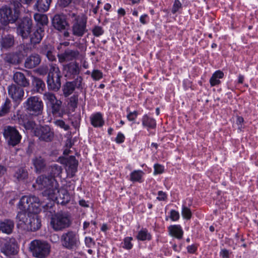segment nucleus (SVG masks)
Returning <instances> with one entry per match:
<instances>
[{"mask_svg":"<svg viewBox=\"0 0 258 258\" xmlns=\"http://www.w3.org/2000/svg\"><path fill=\"white\" fill-rule=\"evenodd\" d=\"M32 84L35 91L37 93H41L45 88V85L43 81L37 77H33Z\"/></svg>","mask_w":258,"mask_h":258,"instance_id":"nucleus-29","label":"nucleus"},{"mask_svg":"<svg viewBox=\"0 0 258 258\" xmlns=\"http://www.w3.org/2000/svg\"><path fill=\"white\" fill-rule=\"evenodd\" d=\"M28 174L26 169L24 168H20L16 171L14 176L19 181L25 179L28 177Z\"/></svg>","mask_w":258,"mask_h":258,"instance_id":"nucleus-36","label":"nucleus"},{"mask_svg":"<svg viewBox=\"0 0 258 258\" xmlns=\"http://www.w3.org/2000/svg\"><path fill=\"white\" fill-rule=\"evenodd\" d=\"M224 77V73L221 71H216L212 75L210 79V83L212 86H214L219 85L221 81L220 79L223 78Z\"/></svg>","mask_w":258,"mask_h":258,"instance_id":"nucleus-31","label":"nucleus"},{"mask_svg":"<svg viewBox=\"0 0 258 258\" xmlns=\"http://www.w3.org/2000/svg\"><path fill=\"white\" fill-rule=\"evenodd\" d=\"M43 99L47 101L50 105L54 103L56 101L59 100L57 99L55 95L51 92H45L43 94Z\"/></svg>","mask_w":258,"mask_h":258,"instance_id":"nucleus-39","label":"nucleus"},{"mask_svg":"<svg viewBox=\"0 0 258 258\" xmlns=\"http://www.w3.org/2000/svg\"><path fill=\"white\" fill-rule=\"evenodd\" d=\"M22 5L17 0H12L9 5L0 8V23L3 26L15 23L20 17Z\"/></svg>","mask_w":258,"mask_h":258,"instance_id":"nucleus-2","label":"nucleus"},{"mask_svg":"<svg viewBox=\"0 0 258 258\" xmlns=\"http://www.w3.org/2000/svg\"><path fill=\"white\" fill-rule=\"evenodd\" d=\"M72 222L69 215L66 212H57L51 218L50 225L55 231H60L69 228Z\"/></svg>","mask_w":258,"mask_h":258,"instance_id":"nucleus-4","label":"nucleus"},{"mask_svg":"<svg viewBox=\"0 0 258 258\" xmlns=\"http://www.w3.org/2000/svg\"><path fill=\"white\" fill-rule=\"evenodd\" d=\"M54 123L57 126L63 128L65 131H68L70 128V126L62 120L57 119L54 121Z\"/></svg>","mask_w":258,"mask_h":258,"instance_id":"nucleus-46","label":"nucleus"},{"mask_svg":"<svg viewBox=\"0 0 258 258\" xmlns=\"http://www.w3.org/2000/svg\"><path fill=\"white\" fill-rule=\"evenodd\" d=\"M29 49L27 45L21 44L17 47V53L18 55L25 56L29 52Z\"/></svg>","mask_w":258,"mask_h":258,"instance_id":"nucleus-41","label":"nucleus"},{"mask_svg":"<svg viewBox=\"0 0 258 258\" xmlns=\"http://www.w3.org/2000/svg\"><path fill=\"white\" fill-rule=\"evenodd\" d=\"M41 203L35 196L22 197L18 204L22 212L17 216V227L26 231H35L41 227V221L37 214L40 211Z\"/></svg>","mask_w":258,"mask_h":258,"instance_id":"nucleus-1","label":"nucleus"},{"mask_svg":"<svg viewBox=\"0 0 258 258\" xmlns=\"http://www.w3.org/2000/svg\"><path fill=\"white\" fill-rule=\"evenodd\" d=\"M168 229L169 234L172 236H174L178 239H180L182 238L183 231L180 225H170L168 227Z\"/></svg>","mask_w":258,"mask_h":258,"instance_id":"nucleus-25","label":"nucleus"},{"mask_svg":"<svg viewBox=\"0 0 258 258\" xmlns=\"http://www.w3.org/2000/svg\"><path fill=\"white\" fill-rule=\"evenodd\" d=\"M170 218L173 221H177L179 218V214L177 211L172 210L170 211Z\"/></svg>","mask_w":258,"mask_h":258,"instance_id":"nucleus-53","label":"nucleus"},{"mask_svg":"<svg viewBox=\"0 0 258 258\" xmlns=\"http://www.w3.org/2000/svg\"><path fill=\"white\" fill-rule=\"evenodd\" d=\"M75 88L74 87L73 84L72 82H67L66 85L63 86V94L66 97L69 96L71 95L75 90Z\"/></svg>","mask_w":258,"mask_h":258,"instance_id":"nucleus-40","label":"nucleus"},{"mask_svg":"<svg viewBox=\"0 0 258 258\" xmlns=\"http://www.w3.org/2000/svg\"><path fill=\"white\" fill-rule=\"evenodd\" d=\"M91 77L95 81H98L102 78L103 73L98 70H94L91 73Z\"/></svg>","mask_w":258,"mask_h":258,"instance_id":"nucleus-45","label":"nucleus"},{"mask_svg":"<svg viewBox=\"0 0 258 258\" xmlns=\"http://www.w3.org/2000/svg\"><path fill=\"white\" fill-rule=\"evenodd\" d=\"M53 49L52 48L45 54L47 58L50 61H53L55 59V55L53 54Z\"/></svg>","mask_w":258,"mask_h":258,"instance_id":"nucleus-62","label":"nucleus"},{"mask_svg":"<svg viewBox=\"0 0 258 258\" xmlns=\"http://www.w3.org/2000/svg\"><path fill=\"white\" fill-rule=\"evenodd\" d=\"M128 108L127 109V111L128 112L126 117L129 121H134L138 115V112L134 111L133 112L129 111Z\"/></svg>","mask_w":258,"mask_h":258,"instance_id":"nucleus-50","label":"nucleus"},{"mask_svg":"<svg viewBox=\"0 0 258 258\" xmlns=\"http://www.w3.org/2000/svg\"><path fill=\"white\" fill-rule=\"evenodd\" d=\"M36 71L40 75H45L47 73L48 69L46 66H41L38 68Z\"/></svg>","mask_w":258,"mask_h":258,"instance_id":"nucleus-56","label":"nucleus"},{"mask_svg":"<svg viewBox=\"0 0 258 258\" xmlns=\"http://www.w3.org/2000/svg\"><path fill=\"white\" fill-rule=\"evenodd\" d=\"M44 35V30L41 27L36 30L30 36L32 44H36L40 42Z\"/></svg>","mask_w":258,"mask_h":258,"instance_id":"nucleus-28","label":"nucleus"},{"mask_svg":"<svg viewBox=\"0 0 258 258\" xmlns=\"http://www.w3.org/2000/svg\"><path fill=\"white\" fill-rule=\"evenodd\" d=\"M36 183L39 189L43 190L42 194L49 198H54V191L59 187L57 181L54 178L49 176L40 175L36 179Z\"/></svg>","mask_w":258,"mask_h":258,"instance_id":"nucleus-3","label":"nucleus"},{"mask_svg":"<svg viewBox=\"0 0 258 258\" xmlns=\"http://www.w3.org/2000/svg\"><path fill=\"white\" fill-rule=\"evenodd\" d=\"M52 47L50 45H43L40 49V52L45 55L49 50L52 49Z\"/></svg>","mask_w":258,"mask_h":258,"instance_id":"nucleus-58","label":"nucleus"},{"mask_svg":"<svg viewBox=\"0 0 258 258\" xmlns=\"http://www.w3.org/2000/svg\"><path fill=\"white\" fill-rule=\"evenodd\" d=\"M30 249L35 257L45 258L49 253L50 246L45 242L35 240L31 242Z\"/></svg>","mask_w":258,"mask_h":258,"instance_id":"nucleus-6","label":"nucleus"},{"mask_svg":"<svg viewBox=\"0 0 258 258\" xmlns=\"http://www.w3.org/2000/svg\"><path fill=\"white\" fill-rule=\"evenodd\" d=\"M60 78L61 77L57 75L55 76L48 75L47 80L48 89L54 91H58L61 86Z\"/></svg>","mask_w":258,"mask_h":258,"instance_id":"nucleus-17","label":"nucleus"},{"mask_svg":"<svg viewBox=\"0 0 258 258\" xmlns=\"http://www.w3.org/2000/svg\"><path fill=\"white\" fill-rule=\"evenodd\" d=\"M41 60V57L38 54H32L26 59L25 67L29 69L35 68L40 64Z\"/></svg>","mask_w":258,"mask_h":258,"instance_id":"nucleus-19","label":"nucleus"},{"mask_svg":"<svg viewBox=\"0 0 258 258\" xmlns=\"http://www.w3.org/2000/svg\"><path fill=\"white\" fill-rule=\"evenodd\" d=\"M71 3H72L71 0H60V5L64 7L68 6Z\"/></svg>","mask_w":258,"mask_h":258,"instance_id":"nucleus-64","label":"nucleus"},{"mask_svg":"<svg viewBox=\"0 0 258 258\" xmlns=\"http://www.w3.org/2000/svg\"><path fill=\"white\" fill-rule=\"evenodd\" d=\"M13 80L20 87H27L30 85L29 80L21 72H16L13 75Z\"/></svg>","mask_w":258,"mask_h":258,"instance_id":"nucleus-22","label":"nucleus"},{"mask_svg":"<svg viewBox=\"0 0 258 258\" xmlns=\"http://www.w3.org/2000/svg\"><path fill=\"white\" fill-rule=\"evenodd\" d=\"M124 136L121 133H118L115 139V141L118 144L122 143L124 141Z\"/></svg>","mask_w":258,"mask_h":258,"instance_id":"nucleus-61","label":"nucleus"},{"mask_svg":"<svg viewBox=\"0 0 258 258\" xmlns=\"http://www.w3.org/2000/svg\"><path fill=\"white\" fill-rule=\"evenodd\" d=\"M4 60L6 62L12 64H17L20 60L18 54L15 53H8L4 57Z\"/></svg>","mask_w":258,"mask_h":258,"instance_id":"nucleus-32","label":"nucleus"},{"mask_svg":"<svg viewBox=\"0 0 258 258\" xmlns=\"http://www.w3.org/2000/svg\"><path fill=\"white\" fill-rule=\"evenodd\" d=\"M35 124V122L32 120H28L23 123V126L26 130H31L33 128Z\"/></svg>","mask_w":258,"mask_h":258,"instance_id":"nucleus-55","label":"nucleus"},{"mask_svg":"<svg viewBox=\"0 0 258 258\" xmlns=\"http://www.w3.org/2000/svg\"><path fill=\"white\" fill-rule=\"evenodd\" d=\"M33 164L37 172H40L46 166V162L41 156H37L32 159Z\"/></svg>","mask_w":258,"mask_h":258,"instance_id":"nucleus-27","label":"nucleus"},{"mask_svg":"<svg viewBox=\"0 0 258 258\" xmlns=\"http://www.w3.org/2000/svg\"><path fill=\"white\" fill-rule=\"evenodd\" d=\"M9 96L16 102H20L24 95V89L15 84H12L8 87Z\"/></svg>","mask_w":258,"mask_h":258,"instance_id":"nucleus-14","label":"nucleus"},{"mask_svg":"<svg viewBox=\"0 0 258 258\" xmlns=\"http://www.w3.org/2000/svg\"><path fill=\"white\" fill-rule=\"evenodd\" d=\"M15 44V38L13 35L8 34L2 37L1 45L2 48L8 49L13 47Z\"/></svg>","mask_w":258,"mask_h":258,"instance_id":"nucleus-24","label":"nucleus"},{"mask_svg":"<svg viewBox=\"0 0 258 258\" xmlns=\"http://www.w3.org/2000/svg\"><path fill=\"white\" fill-rule=\"evenodd\" d=\"M51 0H36L33 6L34 10L40 12H45L49 8Z\"/></svg>","mask_w":258,"mask_h":258,"instance_id":"nucleus-23","label":"nucleus"},{"mask_svg":"<svg viewBox=\"0 0 258 258\" xmlns=\"http://www.w3.org/2000/svg\"><path fill=\"white\" fill-rule=\"evenodd\" d=\"M23 106L26 112L30 115L38 116L42 112L43 103L39 97L31 96L23 103Z\"/></svg>","mask_w":258,"mask_h":258,"instance_id":"nucleus-5","label":"nucleus"},{"mask_svg":"<svg viewBox=\"0 0 258 258\" xmlns=\"http://www.w3.org/2000/svg\"><path fill=\"white\" fill-rule=\"evenodd\" d=\"M66 170L68 177L72 178L77 171L78 162L74 156H71L65 159Z\"/></svg>","mask_w":258,"mask_h":258,"instance_id":"nucleus-13","label":"nucleus"},{"mask_svg":"<svg viewBox=\"0 0 258 258\" xmlns=\"http://www.w3.org/2000/svg\"><path fill=\"white\" fill-rule=\"evenodd\" d=\"M62 168L61 166L54 164L50 167L49 173L50 177L54 178L60 176L62 173Z\"/></svg>","mask_w":258,"mask_h":258,"instance_id":"nucleus-33","label":"nucleus"},{"mask_svg":"<svg viewBox=\"0 0 258 258\" xmlns=\"http://www.w3.org/2000/svg\"><path fill=\"white\" fill-rule=\"evenodd\" d=\"M54 198L49 199L56 202L58 204L64 205L69 203L71 200V197L68 190L64 188H56V190L54 191Z\"/></svg>","mask_w":258,"mask_h":258,"instance_id":"nucleus-11","label":"nucleus"},{"mask_svg":"<svg viewBox=\"0 0 258 258\" xmlns=\"http://www.w3.org/2000/svg\"><path fill=\"white\" fill-rule=\"evenodd\" d=\"M91 124L95 127H100L103 125L104 121L102 114L97 112L92 114L90 117Z\"/></svg>","mask_w":258,"mask_h":258,"instance_id":"nucleus-26","label":"nucleus"},{"mask_svg":"<svg viewBox=\"0 0 258 258\" xmlns=\"http://www.w3.org/2000/svg\"><path fill=\"white\" fill-rule=\"evenodd\" d=\"M137 238L141 241L150 240L151 235L146 229H142L138 232Z\"/></svg>","mask_w":258,"mask_h":258,"instance_id":"nucleus-37","label":"nucleus"},{"mask_svg":"<svg viewBox=\"0 0 258 258\" xmlns=\"http://www.w3.org/2000/svg\"><path fill=\"white\" fill-rule=\"evenodd\" d=\"M87 23V19L86 17H78L75 20H72L71 30L73 35L82 37L88 32Z\"/></svg>","mask_w":258,"mask_h":258,"instance_id":"nucleus-9","label":"nucleus"},{"mask_svg":"<svg viewBox=\"0 0 258 258\" xmlns=\"http://www.w3.org/2000/svg\"><path fill=\"white\" fill-rule=\"evenodd\" d=\"M181 215L184 219L189 220L191 217L192 213L189 208L185 205H182Z\"/></svg>","mask_w":258,"mask_h":258,"instance_id":"nucleus-43","label":"nucleus"},{"mask_svg":"<svg viewBox=\"0 0 258 258\" xmlns=\"http://www.w3.org/2000/svg\"><path fill=\"white\" fill-rule=\"evenodd\" d=\"M1 252L6 255L15 254L17 253V245L15 240L7 241L1 248Z\"/></svg>","mask_w":258,"mask_h":258,"instance_id":"nucleus-18","label":"nucleus"},{"mask_svg":"<svg viewBox=\"0 0 258 258\" xmlns=\"http://www.w3.org/2000/svg\"><path fill=\"white\" fill-rule=\"evenodd\" d=\"M144 172L140 170H134L130 174V180L133 182H141Z\"/></svg>","mask_w":258,"mask_h":258,"instance_id":"nucleus-38","label":"nucleus"},{"mask_svg":"<svg viewBox=\"0 0 258 258\" xmlns=\"http://www.w3.org/2000/svg\"><path fill=\"white\" fill-rule=\"evenodd\" d=\"M154 174H161L164 171V167L160 164H156L154 165Z\"/></svg>","mask_w":258,"mask_h":258,"instance_id":"nucleus-54","label":"nucleus"},{"mask_svg":"<svg viewBox=\"0 0 258 258\" xmlns=\"http://www.w3.org/2000/svg\"><path fill=\"white\" fill-rule=\"evenodd\" d=\"M78 102V95H74L70 98L69 105L74 110L77 107Z\"/></svg>","mask_w":258,"mask_h":258,"instance_id":"nucleus-47","label":"nucleus"},{"mask_svg":"<svg viewBox=\"0 0 258 258\" xmlns=\"http://www.w3.org/2000/svg\"><path fill=\"white\" fill-rule=\"evenodd\" d=\"M4 136L9 146L14 147L20 143L22 137L14 126L8 125L4 127Z\"/></svg>","mask_w":258,"mask_h":258,"instance_id":"nucleus-8","label":"nucleus"},{"mask_svg":"<svg viewBox=\"0 0 258 258\" xmlns=\"http://www.w3.org/2000/svg\"><path fill=\"white\" fill-rule=\"evenodd\" d=\"M182 7V4L179 0H175L172 9V13L173 14L176 13Z\"/></svg>","mask_w":258,"mask_h":258,"instance_id":"nucleus-51","label":"nucleus"},{"mask_svg":"<svg viewBox=\"0 0 258 258\" xmlns=\"http://www.w3.org/2000/svg\"><path fill=\"white\" fill-rule=\"evenodd\" d=\"M197 249V247L195 245H189L187 247V250L190 253H194Z\"/></svg>","mask_w":258,"mask_h":258,"instance_id":"nucleus-63","label":"nucleus"},{"mask_svg":"<svg viewBox=\"0 0 258 258\" xmlns=\"http://www.w3.org/2000/svg\"><path fill=\"white\" fill-rule=\"evenodd\" d=\"M79 54L80 52L78 50L68 48L63 52L58 54L57 57L59 62L63 63L76 59Z\"/></svg>","mask_w":258,"mask_h":258,"instance_id":"nucleus-15","label":"nucleus"},{"mask_svg":"<svg viewBox=\"0 0 258 258\" xmlns=\"http://www.w3.org/2000/svg\"><path fill=\"white\" fill-rule=\"evenodd\" d=\"M14 222L11 219H5L0 221V231L3 233L10 234L14 228Z\"/></svg>","mask_w":258,"mask_h":258,"instance_id":"nucleus-21","label":"nucleus"},{"mask_svg":"<svg viewBox=\"0 0 258 258\" xmlns=\"http://www.w3.org/2000/svg\"><path fill=\"white\" fill-rule=\"evenodd\" d=\"M61 104L62 102L59 100L51 105V112L53 115L58 117L62 116V113L60 112Z\"/></svg>","mask_w":258,"mask_h":258,"instance_id":"nucleus-34","label":"nucleus"},{"mask_svg":"<svg viewBox=\"0 0 258 258\" xmlns=\"http://www.w3.org/2000/svg\"><path fill=\"white\" fill-rule=\"evenodd\" d=\"M133 240L132 237H126L124 239L123 247L126 249H130L133 247L131 241Z\"/></svg>","mask_w":258,"mask_h":258,"instance_id":"nucleus-48","label":"nucleus"},{"mask_svg":"<svg viewBox=\"0 0 258 258\" xmlns=\"http://www.w3.org/2000/svg\"><path fill=\"white\" fill-rule=\"evenodd\" d=\"M34 18L38 24L42 26L48 23L47 16L45 14L36 13L34 15Z\"/></svg>","mask_w":258,"mask_h":258,"instance_id":"nucleus-35","label":"nucleus"},{"mask_svg":"<svg viewBox=\"0 0 258 258\" xmlns=\"http://www.w3.org/2000/svg\"><path fill=\"white\" fill-rule=\"evenodd\" d=\"M34 133L40 140L45 142H50L54 138V133L48 125L36 127Z\"/></svg>","mask_w":258,"mask_h":258,"instance_id":"nucleus-10","label":"nucleus"},{"mask_svg":"<svg viewBox=\"0 0 258 258\" xmlns=\"http://www.w3.org/2000/svg\"><path fill=\"white\" fill-rule=\"evenodd\" d=\"M85 242L88 247H91L95 244V241L90 237H86L85 239Z\"/></svg>","mask_w":258,"mask_h":258,"instance_id":"nucleus-57","label":"nucleus"},{"mask_svg":"<svg viewBox=\"0 0 258 258\" xmlns=\"http://www.w3.org/2000/svg\"><path fill=\"white\" fill-rule=\"evenodd\" d=\"M63 70L66 76L70 78H74L80 72L79 64L76 61L71 62L63 66Z\"/></svg>","mask_w":258,"mask_h":258,"instance_id":"nucleus-16","label":"nucleus"},{"mask_svg":"<svg viewBox=\"0 0 258 258\" xmlns=\"http://www.w3.org/2000/svg\"><path fill=\"white\" fill-rule=\"evenodd\" d=\"M230 252L226 249H222L220 251V255L222 258H229Z\"/></svg>","mask_w":258,"mask_h":258,"instance_id":"nucleus-60","label":"nucleus"},{"mask_svg":"<svg viewBox=\"0 0 258 258\" xmlns=\"http://www.w3.org/2000/svg\"><path fill=\"white\" fill-rule=\"evenodd\" d=\"M158 197L157 199L160 201H165L167 199V195L163 191H159L158 192Z\"/></svg>","mask_w":258,"mask_h":258,"instance_id":"nucleus-59","label":"nucleus"},{"mask_svg":"<svg viewBox=\"0 0 258 258\" xmlns=\"http://www.w3.org/2000/svg\"><path fill=\"white\" fill-rule=\"evenodd\" d=\"M62 245L69 249L77 248L79 244V237L76 231L69 230L62 234L60 237Z\"/></svg>","mask_w":258,"mask_h":258,"instance_id":"nucleus-7","label":"nucleus"},{"mask_svg":"<svg viewBox=\"0 0 258 258\" xmlns=\"http://www.w3.org/2000/svg\"><path fill=\"white\" fill-rule=\"evenodd\" d=\"M92 33L95 36L99 37L103 34L104 30L101 27L96 26L93 29Z\"/></svg>","mask_w":258,"mask_h":258,"instance_id":"nucleus-49","label":"nucleus"},{"mask_svg":"<svg viewBox=\"0 0 258 258\" xmlns=\"http://www.w3.org/2000/svg\"><path fill=\"white\" fill-rule=\"evenodd\" d=\"M142 124L148 129L154 128L156 126V120L147 115H144L142 119Z\"/></svg>","mask_w":258,"mask_h":258,"instance_id":"nucleus-30","label":"nucleus"},{"mask_svg":"<svg viewBox=\"0 0 258 258\" xmlns=\"http://www.w3.org/2000/svg\"><path fill=\"white\" fill-rule=\"evenodd\" d=\"M48 75H50V76L57 75V76H59V77H61L58 67L56 64H51L50 65V71Z\"/></svg>","mask_w":258,"mask_h":258,"instance_id":"nucleus-44","label":"nucleus"},{"mask_svg":"<svg viewBox=\"0 0 258 258\" xmlns=\"http://www.w3.org/2000/svg\"><path fill=\"white\" fill-rule=\"evenodd\" d=\"M52 24L56 29L61 31L65 29L68 23L64 16L55 15L52 20Z\"/></svg>","mask_w":258,"mask_h":258,"instance_id":"nucleus-20","label":"nucleus"},{"mask_svg":"<svg viewBox=\"0 0 258 258\" xmlns=\"http://www.w3.org/2000/svg\"><path fill=\"white\" fill-rule=\"evenodd\" d=\"M11 107V101L9 99H6L4 104L0 108V116H4L10 111Z\"/></svg>","mask_w":258,"mask_h":258,"instance_id":"nucleus-42","label":"nucleus"},{"mask_svg":"<svg viewBox=\"0 0 258 258\" xmlns=\"http://www.w3.org/2000/svg\"><path fill=\"white\" fill-rule=\"evenodd\" d=\"M83 79L80 76H78L77 78L74 81L71 82L73 84L74 87L76 88H79L81 87Z\"/></svg>","mask_w":258,"mask_h":258,"instance_id":"nucleus-52","label":"nucleus"},{"mask_svg":"<svg viewBox=\"0 0 258 258\" xmlns=\"http://www.w3.org/2000/svg\"><path fill=\"white\" fill-rule=\"evenodd\" d=\"M32 27V20L28 18H24L17 27V33L23 38H27Z\"/></svg>","mask_w":258,"mask_h":258,"instance_id":"nucleus-12","label":"nucleus"}]
</instances>
